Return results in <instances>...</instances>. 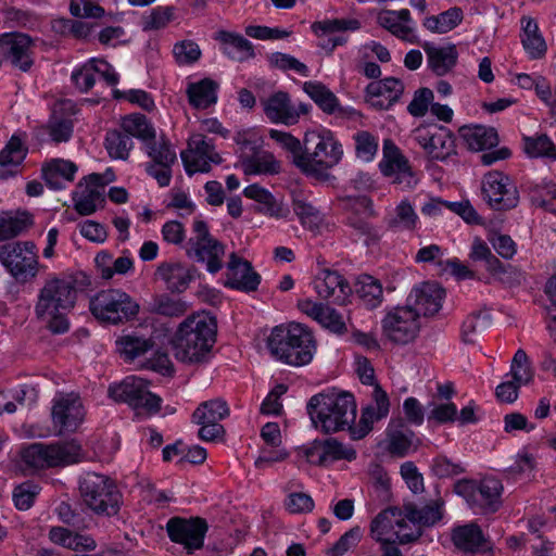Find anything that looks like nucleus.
Here are the masks:
<instances>
[{
	"instance_id": "1",
	"label": "nucleus",
	"mask_w": 556,
	"mask_h": 556,
	"mask_svg": "<svg viewBox=\"0 0 556 556\" xmlns=\"http://www.w3.org/2000/svg\"><path fill=\"white\" fill-rule=\"evenodd\" d=\"M217 323L207 314H192L178 327L172 339L176 359L186 364L208 361L216 341Z\"/></svg>"
},
{
	"instance_id": "2",
	"label": "nucleus",
	"mask_w": 556,
	"mask_h": 556,
	"mask_svg": "<svg viewBox=\"0 0 556 556\" xmlns=\"http://www.w3.org/2000/svg\"><path fill=\"white\" fill-rule=\"evenodd\" d=\"M76 300L77 289L73 280L49 278L38 292L35 315L52 333H64L70 329L67 315Z\"/></svg>"
},
{
	"instance_id": "3",
	"label": "nucleus",
	"mask_w": 556,
	"mask_h": 556,
	"mask_svg": "<svg viewBox=\"0 0 556 556\" xmlns=\"http://www.w3.org/2000/svg\"><path fill=\"white\" fill-rule=\"evenodd\" d=\"M307 413L315 428L325 433L345 429L351 432L356 418V403L354 396L348 392L319 393L308 401Z\"/></svg>"
},
{
	"instance_id": "4",
	"label": "nucleus",
	"mask_w": 556,
	"mask_h": 556,
	"mask_svg": "<svg viewBox=\"0 0 556 556\" xmlns=\"http://www.w3.org/2000/svg\"><path fill=\"white\" fill-rule=\"evenodd\" d=\"M270 354L291 366L308 364L316 350L311 330L301 324L276 326L267 338Z\"/></svg>"
},
{
	"instance_id": "5",
	"label": "nucleus",
	"mask_w": 556,
	"mask_h": 556,
	"mask_svg": "<svg viewBox=\"0 0 556 556\" xmlns=\"http://www.w3.org/2000/svg\"><path fill=\"white\" fill-rule=\"evenodd\" d=\"M83 505L97 516L112 517L118 514L123 495L115 481L106 475L88 471L78 480Z\"/></svg>"
},
{
	"instance_id": "6",
	"label": "nucleus",
	"mask_w": 556,
	"mask_h": 556,
	"mask_svg": "<svg viewBox=\"0 0 556 556\" xmlns=\"http://www.w3.org/2000/svg\"><path fill=\"white\" fill-rule=\"evenodd\" d=\"M93 317L109 325H119L137 317L140 306L121 289H105L97 292L89 301Z\"/></svg>"
},
{
	"instance_id": "7",
	"label": "nucleus",
	"mask_w": 556,
	"mask_h": 556,
	"mask_svg": "<svg viewBox=\"0 0 556 556\" xmlns=\"http://www.w3.org/2000/svg\"><path fill=\"white\" fill-rule=\"evenodd\" d=\"M24 464L34 469L64 467L84 459L81 445L76 440L53 444L31 443L21 451Z\"/></svg>"
},
{
	"instance_id": "8",
	"label": "nucleus",
	"mask_w": 556,
	"mask_h": 556,
	"mask_svg": "<svg viewBox=\"0 0 556 556\" xmlns=\"http://www.w3.org/2000/svg\"><path fill=\"white\" fill-rule=\"evenodd\" d=\"M341 156V144L330 131L307 132L303 141V153L298 157L299 168L304 173H315L334 166Z\"/></svg>"
},
{
	"instance_id": "9",
	"label": "nucleus",
	"mask_w": 556,
	"mask_h": 556,
	"mask_svg": "<svg viewBox=\"0 0 556 556\" xmlns=\"http://www.w3.org/2000/svg\"><path fill=\"white\" fill-rule=\"evenodd\" d=\"M0 263L16 281L34 279L39 269L36 244L33 241H14L0 245Z\"/></svg>"
},
{
	"instance_id": "10",
	"label": "nucleus",
	"mask_w": 556,
	"mask_h": 556,
	"mask_svg": "<svg viewBox=\"0 0 556 556\" xmlns=\"http://www.w3.org/2000/svg\"><path fill=\"white\" fill-rule=\"evenodd\" d=\"M149 384L143 378L126 377L121 383L110 386L109 395L116 402L127 403L136 410L155 414L161 408L162 400L149 390Z\"/></svg>"
},
{
	"instance_id": "11",
	"label": "nucleus",
	"mask_w": 556,
	"mask_h": 556,
	"mask_svg": "<svg viewBox=\"0 0 556 556\" xmlns=\"http://www.w3.org/2000/svg\"><path fill=\"white\" fill-rule=\"evenodd\" d=\"M404 509L389 507L380 511L370 522V535L377 542L399 540V543L406 544L418 540L421 529L409 527V532H404L406 522Z\"/></svg>"
},
{
	"instance_id": "12",
	"label": "nucleus",
	"mask_w": 556,
	"mask_h": 556,
	"mask_svg": "<svg viewBox=\"0 0 556 556\" xmlns=\"http://www.w3.org/2000/svg\"><path fill=\"white\" fill-rule=\"evenodd\" d=\"M454 491L471 507L496 511L501 505L503 484L494 477H486L479 482L463 479L455 483Z\"/></svg>"
},
{
	"instance_id": "13",
	"label": "nucleus",
	"mask_w": 556,
	"mask_h": 556,
	"mask_svg": "<svg viewBox=\"0 0 556 556\" xmlns=\"http://www.w3.org/2000/svg\"><path fill=\"white\" fill-rule=\"evenodd\" d=\"M193 231L195 236L189 240L188 256L197 262L206 263L210 273H217L223 267L224 245L210 235L208 227L203 220L193 223Z\"/></svg>"
},
{
	"instance_id": "14",
	"label": "nucleus",
	"mask_w": 556,
	"mask_h": 556,
	"mask_svg": "<svg viewBox=\"0 0 556 556\" xmlns=\"http://www.w3.org/2000/svg\"><path fill=\"white\" fill-rule=\"evenodd\" d=\"M382 333L395 344H407L420 330L419 318L410 305L396 306L381 321Z\"/></svg>"
},
{
	"instance_id": "15",
	"label": "nucleus",
	"mask_w": 556,
	"mask_h": 556,
	"mask_svg": "<svg viewBox=\"0 0 556 556\" xmlns=\"http://www.w3.org/2000/svg\"><path fill=\"white\" fill-rule=\"evenodd\" d=\"M208 525L201 517H172L166 523V532L172 542L180 544L188 554L201 549Z\"/></svg>"
},
{
	"instance_id": "16",
	"label": "nucleus",
	"mask_w": 556,
	"mask_h": 556,
	"mask_svg": "<svg viewBox=\"0 0 556 556\" xmlns=\"http://www.w3.org/2000/svg\"><path fill=\"white\" fill-rule=\"evenodd\" d=\"M484 200L494 210H511L519 202V193L510 178L501 172H490L482 180Z\"/></svg>"
},
{
	"instance_id": "17",
	"label": "nucleus",
	"mask_w": 556,
	"mask_h": 556,
	"mask_svg": "<svg viewBox=\"0 0 556 556\" xmlns=\"http://www.w3.org/2000/svg\"><path fill=\"white\" fill-rule=\"evenodd\" d=\"M150 162L146 172L153 177L160 187H167L172 180V167L177 162V155L168 140L161 138L159 142L152 140L146 146Z\"/></svg>"
},
{
	"instance_id": "18",
	"label": "nucleus",
	"mask_w": 556,
	"mask_h": 556,
	"mask_svg": "<svg viewBox=\"0 0 556 556\" xmlns=\"http://www.w3.org/2000/svg\"><path fill=\"white\" fill-rule=\"evenodd\" d=\"M180 156L189 175L197 172L207 173L211 170V163L219 164L222 162V157L215 151L211 140L201 134L190 137L188 150L182 151Z\"/></svg>"
},
{
	"instance_id": "19",
	"label": "nucleus",
	"mask_w": 556,
	"mask_h": 556,
	"mask_svg": "<svg viewBox=\"0 0 556 556\" xmlns=\"http://www.w3.org/2000/svg\"><path fill=\"white\" fill-rule=\"evenodd\" d=\"M383 160L379 166L382 174L392 178L393 184L412 188L417 179L408 164L407 159L400 152L399 148L390 139L383 141Z\"/></svg>"
},
{
	"instance_id": "20",
	"label": "nucleus",
	"mask_w": 556,
	"mask_h": 556,
	"mask_svg": "<svg viewBox=\"0 0 556 556\" xmlns=\"http://www.w3.org/2000/svg\"><path fill=\"white\" fill-rule=\"evenodd\" d=\"M415 140L427 152L438 161H444L455 154V137L446 127L418 128L415 132Z\"/></svg>"
},
{
	"instance_id": "21",
	"label": "nucleus",
	"mask_w": 556,
	"mask_h": 556,
	"mask_svg": "<svg viewBox=\"0 0 556 556\" xmlns=\"http://www.w3.org/2000/svg\"><path fill=\"white\" fill-rule=\"evenodd\" d=\"M33 39L23 33L0 35V49L4 58L22 72H28L34 64Z\"/></svg>"
},
{
	"instance_id": "22",
	"label": "nucleus",
	"mask_w": 556,
	"mask_h": 556,
	"mask_svg": "<svg viewBox=\"0 0 556 556\" xmlns=\"http://www.w3.org/2000/svg\"><path fill=\"white\" fill-rule=\"evenodd\" d=\"M85 410L80 397L74 393L55 399L52 407V420L59 432H73L81 424Z\"/></svg>"
},
{
	"instance_id": "23",
	"label": "nucleus",
	"mask_w": 556,
	"mask_h": 556,
	"mask_svg": "<svg viewBox=\"0 0 556 556\" xmlns=\"http://www.w3.org/2000/svg\"><path fill=\"white\" fill-rule=\"evenodd\" d=\"M404 92V84L395 77L371 81L366 88V101L378 110H389Z\"/></svg>"
},
{
	"instance_id": "24",
	"label": "nucleus",
	"mask_w": 556,
	"mask_h": 556,
	"mask_svg": "<svg viewBox=\"0 0 556 556\" xmlns=\"http://www.w3.org/2000/svg\"><path fill=\"white\" fill-rule=\"evenodd\" d=\"M261 282V276L253 269L252 264L235 253H231L226 273L225 286L243 292L255 291Z\"/></svg>"
},
{
	"instance_id": "25",
	"label": "nucleus",
	"mask_w": 556,
	"mask_h": 556,
	"mask_svg": "<svg viewBox=\"0 0 556 556\" xmlns=\"http://www.w3.org/2000/svg\"><path fill=\"white\" fill-rule=\"evenodd\" d=\"M443 289L434 282H425L412 290L407 298V305L413 306L418 318L420 315L432 316L442 307Z\"/></svg>"
},
{
	"instance_id": "26",
	"label": "nucleus",
	"mask_w": 556,
	"mask_h": 556,
	"mask_svg": "<svg viewBox=\"0 0 556 556\" xmlns=\"http://www.w3.org/2000/svg\"><path fill=\"white\" fill-rule=\"evenodd\" d=\"M305 454L308 462L316 465H325L328 460L345 459L351 462L356 458L354 448L344 447L333 438L315 440Z\"/></svg>"
},
{
	"instance_id": "27",
	"label": "nucleus",
	"mask_w": 556,
	"mask_h": 556,
	"mask_svg": "<svg viewBox=\"0 0 556 556\" xmlns=\"http://www.w3.org/2000/svg\"><path fill=\"white\" fill-rule=\"evenodd\" d=\"M86 179V185H78L79 191L74 193L75 210L80 215H90L96 212L97 203L103 202L102 189L105 186L101 174H90Z\"/></svg>"
},
{
	"instance_id": "28",
	"label": "nucleus",
	"mask_w": 556,
	"mask_h": 556,
	"mask_svg": "<svg viewBox=\"0 0 556 556\" xmlns=\"http://www.w3.org/2000/svg\"><path fill=\"white\" fill-rule=\"evenodd\" d=\"M315 290L323 299H332L333 303L342 305L352 293L350 283L338 273L324 269L315 280Z\"/></svg>"
},
{
	"instance_id": "29",
	"label": "nucleus",
	"mask_w": 556,
	"mask_h": 556,
	"mask_svg": "<svg viewBox=\"0 0 556 556\" xmlns=\"http://www.w3.org/2000/svg\"><path fill=\"white\" fill-rule=\"evenodd\" d=\"M413 22L410 12L407 9L400 11L382 10L378 13L377 23L390 31L393 36L414 43L417 37L414 34V28L410 25Z\"/></svg>"
},
{
	"instance_id": "30",
	"label": "nucleus",
	"mask_w": 556,
	"mask_h": 556,
	"mask_svg": "<svg viewBox=\"0 0 556 556\" xmlns=\"http://www.w3.org/2000/svg\"><path fill=\"white\" fill-rule=\"evenodd\" d=\"M262 104L266 116L274 123L291 126L299 122V112L291 104L287 92H275L268 99L262 101Z\"/></svg>"
},
{
	"instance_id": "31",
	"label": "nucleus",
	"mask_w": 556,
	"mask_h": 556,
	"mask_svg": "<svg viewBox=\"0 0 556 556\" xmlns=\"http://www.w3.org/2000/svg\"><path fill=\"white\" fill-rule=\"evenodd\" d=\"M197 269L187 267L181 263L165 262L157 269L156 275L166 283L172 292H184L195 278Z\"/></svg>"
},
{
	"instance_id": "32",
	"label": "nucleus",
	"mask_w": 556,
	"mask_h": 556,
	"mask_svg": "<svg viewBox=\"0 0 556 556\" xmlns=\"http://www.w3.org/2000/svg\"><path fill=\"white\" fill-rule=\"evenodd\" d=\"M243 194L258 203L257 212L275 218H287L289 207L281 200L276 199L269 191L253 184L243 190Z\"/></svg>"
},
{
	"instance_id": "33",
	"label": "nucleus",
	"mask_w": 556,
	"mask_h": 556,
	"mask_svg": "<svg viewBox=\"0 0 556 556\" xmlns=\"http://www.w3.org/2000/svg\"><path fill=\"white\" fill-rule=\"evenodd\" d=\"M422 48L427 54L428 66L437 76L446 75L457 63L458 52L454 45L435 47L425 42Z\"/></svg>"
},
{
	"instance_id": "34",
	"label": "nucleus",
	"mask_w": 556,
	"mask_h": 556,
	"mask_svg": "<svg viewBox=\"0 0 556 556\" xmlns=\"http://www.w3.org/2000/svg\"><path fill=\"white\" fill-rule=\"evenodd\" d=\"M215 38L223 45L224 53L235 61L243 62L255 55L252 43L240 34L219 30Z\"/></svg>"
},
{
	"instance_id": "35",
	"label": "nucleus",
	"mask_w": 556,
	"mask_h": 556,
	"mask_svg": "<svg viewBox=\"0 0 556 556\" xmlns=\"http://www.w3.org/2000/svg\"><path fill=\"white\" fill-rule=\"evenodd\" d=\"M452 541L458 549L465 553H477L485 543L481 528L475 522L454 528Z\"/></svg>"
},
{
	"instance_id": "36",
	"label": "nucleus",
	"mask_w": 556,
	"mask_h": 556,
	"mask_svg": "<svg viewBox=\"0 0 556 556\" xmlns=\"http://www.w3.org/2000/svg\"><path fill=\"white\" fill-rule=\"evenodd\" d=\"M459 134L469 149L473 151L491 149L498 143V135L493 127L482 125L463 126L459 128Z\"/></svg>"
},
{
	"instance_id": "37",
	"label": "nucleus",
	"mask_w": 556,
	"mask_h": 556,
	"mask_svg": "<svg viewBox=\"0 0 556 556\" xmlns=\"http://www.w3.org/2000/svg\"><path fill=\"white\" fill-rule=\"evenodd\" d=\"M241 165L243 172L248 175L253 174H277L280 169V164L277 162L271 153L264 151H256L248 153L242 150Z\"/></svg>"
},
{
	"instance_id": "38",
	"label": "nucleus",
	"mask_w": 556,
	"mask_h": 556,
	"mask_svg": "<svg viewBox=\"0 0 556 556\" xmlns=\"http://www.w3.org/2000/svg\"><path fill=\"white\" fill-rule=\"evenodd\" d=\"M218 85L211 78H204L198 83L188 85L187 94L189 102L195 109H206L217 100Z\"/></svg>"
},
{
	"instance_id": "39",
	"label": "nucleus",
	"mask_w": 556,
	"mask_h": 556,
	"mask_svg": "<svg viewBox=\"0 0 556 556\" xmlns=\"http://www.w3.org/2000/svg\"><path fill=\"white\" fill-rule=\"evenodd\" d=\"M27 154V148L24 147L18 136H12L7 146L0 151V179H7L13 175L8 166L20 165Z\"/></svg>"
},
{
	"instance_id": "40",
	"label": "nucleus",
	"mask_w": 556,
	"mask_h": 556,
	"mask_svg": "<svg viewBox=\"0 0 556 556\" xmlns=\"http://www.w3.org/2000/svg\"><path fill=\"white\" fill-rule=\"evenodd\" d=\"M121 128L131 138L136 137L144 142L155 139L156 132L150 121L143 114H130L122 119Z\"/></svg>"
},
{
	"instance_id": "41",
	"label": "nucleus",
	"mask_w": 556,
	"mask_h": 556,
	"mask_svg": "<svg viewBox=\"0 0 556 556\" xmlns=\"http://www.w3.org/2000/svg\"><path fill=\"white\" fill-rule=\"evenodd\" d=\"M403 508L405 517L412 522L410 527H418L419 529L420 526L430 527L442 518L441 504L439 502L426 505L422 508H417L414 504L409 503L405 504Z\"/></svg>"
},
{
	"instance_id": "42",
	"label": "nucleus",
	"mask_w": 556,
	"mask_h": 556,
	"mask_svg": "<svg viewBox=\"0 0 556 556\" xmlns=\"http://www.w3.org/2000/svg\"><path fill=\"white\" fill-rule=\"evenodd\" d=\"M229 415L227 403L215 399L203 402L192 414V420L195 424H219L222 419Z\"/></svg>"
},
{
	"instance_id": "43",
	"label": "nucleus",
	"mask_w": 556,
	"mask_h": 556,
	"mask_svg": "<svg viewBox=\"0 0 556 556\" xmlns=\"http://www.w3.org/2000/svg\"><path fill=\"white\" fill-rule=\"evenodd\" d=\"M116 344L119 354L127 362H132L137 357L152 350L154 346V342L151 339H146L135 334H126L118 338Z\"/></svg>"
},
{
	"instance_id": "44",
	"label": "nucleus",
	"mask_w": 556,
	"mask_h": 556,
	"mask_svg": "<svg viewBox=\"0 0 556 556\" xmlns=\"http://www.w3.org/2000/svg\"><path fill=\"white\" fill-rule=\"evenodd\" d=\"M414 432L403 421L391 422L389 427V451L397 456H404L409 451Z\"/></svg>"
},
{
	"instance_id": "45",
	"label": "nucleus",
	"mask_w": 556,
	"mask_h": 556,
	"mask_svg": "<svg viewBox=\"0 0 556 556\" xmlns=\"http://www.w3.org/2000/svg\"><path fill=\"white\" fill-rule=\"evenodd\" d=\"M303 90L325 113H336L339 103L338 98L324 84L319 81H306L303 85Z\"/></svg>"
},
{
	"instance_id": "46",
	"label": "nucleus",
	"mask_w": 556,
	"mask_h": 556,
	"mask_svg": "<svg viewBox=\"0 0 556 556\" xmlns=\"http://www.w3.org/2000/svg\"><path fill=\"white\" fill-rule=\"evenodd\" d=\"M104 147L112 159L126 161L134 141L123 129H113L106 132Z\"/></svg>"
},
{
	"instance_id": "47",
	"label": "nucleus",
	"mask_w": 556,
	"mask_h": 556,
	"mask_svg": "<svg viewBox=\"0 0 556 556\" xmlns=\"http://www.w3.org/2000/svg\"><path fill=\"white\" fill-rule=\"evenodd\" d=\"M463 21L462 9L454 7L439 15L425 18L424 26L431 33L445 34L454 29Z\"/></svg>"
},
{
	"instance_id": "48",
	"label": "nucleus",
	"mask_w": 556,
	"mask_h": 556,
	"mask_svg": "<svg viewBox=\"0 0 556 556\" xmlns=\"http://www.w3.org/2000/svg\"><path fill=\"white\" fill-rule=\"evenodd\" d=\"M292 203L293 211L300 218L302 226L309 230L318 229L323 220L320 212L301 193H293Z\"/></svg>"
},
{
	"instance_id": "49",
	"label": "nucleus",
	"mask_w": 556,
	"mask_h": 556,
	"mask_svg": "<svg viewBox=\"0 0 556 556\" xmlns=\"http://www.w3.org/2000/svg\"><path fill=\"white\" fill-rule=\"evenodd\" d=\"M29 224L31 220L27 213L15 216L11 212H0V241L17 237Z\"/></svg>"
},
{
	"instance_id": "50",
	"label": "nucleus",
	"mask_w": 556,
	"mask_h": 556,
	"mask_svg": "<svg viewBox=\"0 0 556 556\" xmlns=\"http://www.w3.org/2000/svg\"><path fill=\"white\" fill-rule=\"evenodd\" d=\"M355 292L370 308H375L381 303L382 287L380 282L371 276H362L355 285Z\"/></svg>"
},
{
	"instance_id": "51",
	"label": "nucleus",
	"mask_w": 556,
	"mask_h": 556,
	"mask_svg": "<svg viewBox=\"0 0 556 556\" xmlns=\"http://www.w3.org/2000/svg\"><path fill=\"white\" fill-rule=\"evenodd\" d=\"M418 216L412 204L404 200L394 210V215L387 219V226L392 230H413Z\"/></svg>"
},
{
	"instance_id": "52",
	"label": "nucleus",
	"mask_w": 556,
	"mask_h": 556,
	"mask_svg": "<svg viewBox=\"0 0 556 556\" xmlns=\"http://www.w3.org/2000/svg\"><path fill=\"white\" fill-rule=\"evenodd\" d=\"M533 205L556 213V185L553 182L535 184L529 187Z\"/></svg>"
},
{
	"instance_id": "53",
	"label": "nucleus",
	"mask_w": 556,
	"mask_h": 556,
	"mask_svg": "<svg viewBox=\"0 0 556 556\" xmlns=\"http://www.w3.org/2000/svg\"><path fill=\"white\" fill-rule=\"evenodd\" d=\"M525 152L531 157H549L556 160V147L547 135L523 138Z\"/></svg>"
},
{
	"instance_id": "54",
	"label": "nucleus",
	"mask_w": 556,
	"mask_h": 556,
	"mask_svg": "<svg viewBox=\"0 0 556 556\" xmlns=\"http://www.w3.org/2000/svg\"><path fill=\"white\" fill-rule=\"evenodd\" d=\"M510 375L513 380L520 386H527L533 380V369L527 353L519 349L511 361Z\"/></svg>"
},
{
	"instance_id": "55",
	"label": "nucleus",
	"mask_w": 556,
	"mask_h": 556,
	"mask_svg": "<svg viewBox=\"0 0 556 556\" xmlns=\"http://www.w3.org/2000/svg\"><path fill=\"white\" fill-rule=\"evenodd\" d=\"M40 488L33 481H25L16 485L13 490V502L17 509H29L36 496L39 494Z\"/></svg>"
},
{
	"instance_id": "56",
	"label": "nucleus",
	"mask_w": 556,
	"mask_h": 556,
	"mask_svg": "<svg viewBox=\"0 0 556 556\" xmlns=\"http://www.w3.org/2000/svg\"><path fill=\"white\" fill-rule=\"evenodd\" d=\"M355 152L358 159L369 162L378 150V141L369 131L361 130L354 135Z\"/></svg>"
},
{
	"instance_id": "57",
	"label": "nucleus",
	"mask_w": 556,
	"mask_h": 556,
	"mask_svg": "<svg viewBox=\"0 0 556 556\" xmlns=\"http://www.w3.org/2000/svg\"><path fill=\"white\" fill-rule=\"evenodd\" d=\"M174 17L173 7H157L142 18V29L157 30L164 28Z\"/></svg>"
},
{
	"instance_id": "58",
	"label": "nucleus",
	"mask_w": 556,
	"mask_h": 556,
	"mask_svg": "<svg viewBox=\"0 0 556 556\" xmlns=\"http://www.w3.org/2000/svg\"><path fill=\"white\" fill-rule=\"evenodd\" d=\"M268 135L270 139L275 140L283 149L292 154L293 164L299 167L298 157H300L303 153V146L301 141L290 132L277 129H270Z\"/></svg>"
},
{
	"instance_id": "59",
	"label": "nucleus",
	"mask_w": 556,
	"mask_h": 556,
	"mask_svg": "<svg viewBox=\"0 0 556 556\" xmlns=\"http://www.w3.org/2000/svg\"><path fill=\"white\" fill-rule=\"evenodd\" d=\"M377 413L376 406L371 403L362 409L358 425L351 430V438L353 440L365 438L372 429V425L383 418L378 417Z\"/></svg>"
},
{
	"instance_id": "60",
	"label": "nucleus",
	"mask_w": 556,
	"mask_h": 556,
	"mask_svg": "<svg viewBox=\"0 0 556 556\" xmlns=\"http://www.w3.org/2000/svg\"><path fill=\"white\" fill-rule=\"evenodd\" d=\"M153 311L163 316L179 317L187 312V304L181 300L162 295L155 300Z\"/></svg>"
},
{
	"instance_id": "61",
	"label": "nucleus",
	"mask_w": 556,
	"mask_h": 556,
	"mask_svg": "<svg viewBox=\"0 0 556 556\" xmlns=\"http://www.w3.org/2000/svg\"><path fill=\"white\" fill-rule=\"evenodd\" d=\"M433 91L429 88H419L415 91L414 98L407 106L410 115L422 117L428 112L429 106L433 103Z\"/></svg>"
},
{
	"instance_id": "62",
	"label": "nucleus",
	"mask_w": 556,
	"mask_h": 556,
	"mask_svg": "<svg viewBox=\"0 0 556 556\" xmlns=\"http://www.w3.org/2000/svg\"><path fill=\"white\" fill-rule=\"evenodd\" d=\"M362 538L359 527H354L346 531L330 548L327 551L328 556H342L350 548L355 546Z\"/></svg>"
},
{
	"instance_id": "63",
	"label": "nucleus",
	"mask_w": 556,
	"mask_h": 556,
	"mask_svg": "<svg viewBox=\"0 0 556 556\" xmlns=\"http://www.w3.org/2000/svg\"><path fill=\"white\" fill-rule=\"evenodd\" d=\"M269 63L271 66L277 67L282 71L293 70L301 74L302 76L308 75V68L307 66L296 60L294 56L281 53V52H275L269 56Z\"/></svg>"
},
{
	"instance_id": "64",
	"label": "nucleus",
	"mask_w": 556,
	"mask_h": 556,
	"mask_svg": "<svg viewBox=\"0 0 556 556\" xmlns=\"http://www.w3.org/2000/svg\"><path fill=\"white\" fill-rule=\"evenodd\" d=\"M49 135L56 142H66L73 134V123L67 118L52 116L48 123Z\"/></svg>"
}]
</instances>
